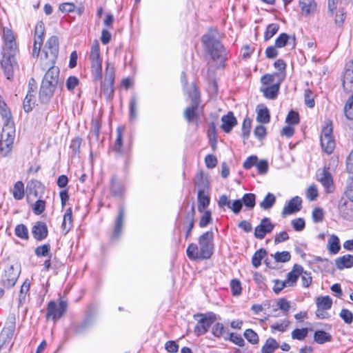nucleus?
Wrapping results in <instances>:
<instances>
[{"mask_svg": "<svg viewBox=\"0 0 353 353\" xmlns=\"http://www.w3.org/2000/svg\"><path fill=\"white\" fill-rule=\"evenodd\" d=\"M338 161L336 159L332 158L327 165L323 169H319L316 172V179L321 183L327 193L333 192L334 185L330 170H334L337 166Z\"/></svg>", "mask_w": 353, "mask_h": 353, "instance_id": "7ed1b4c3", "label": "nucleus"}, {"mask_svg": "<svg viewBox=\"0 0 353 353\" xmlns=\"http://www.w3.org/2000/svg\"><path fill=\"white\" fill-rule=\"evenodd\" d=\"M299 114L298 112L291 110L288 114L285 122L289 125H296L299 123Z\"/></svg>", "mask_w": 353, "mask_h": 353, "instance_id": "0e129e2a", "label": "nucleus"}, {"mask_svg": "<svg viewBox=\"0 0 353 353\" xmlns=\"http://www.w3.org/2000/svg\"><path fill=\"white\" fill-rule=\"evenodd\" d=\"M302 205V199L301 197L296 196L291 199L288 205H285L282 210L283 216L296 213L301 210Z\"/></svg>", "mask_w": 353, "mask_h": 353, "instance_id": "a211bd4d", "label": "nucleus"}, {"mask_svg": "<svg viewBox=\"0 0 353 353\" xmlns=\"http://www.w3.org/2000/svg\"><path fill=\"white\" fill-rule=\"evenodd\" d=\"M343 87L347 92H352L353 90V59L345 64L343 75Z\"/></svg>", "mask_w": 353, "mask_h": 353, "instance_id": "ddd939ff", "label": "nucleus"}, {"mask_svg": "<svg viewBox=\"0 0 353 353\" xmlns=\"http://www.w3.org/2000/svg\"><path fill=\"white\" fill-rule=\"evenodd\" d=\"M193 318L197 321L194 332L196 336H199L208 331L211 325L216 321V315L212 312H208L196 313L193 315Z\"/></svg>", "mask_w": 353, "mask_h": 353, "instance_id": "20e7f679", "label": "nucleus"}, {"mask_svg": "<svg viewBox=\"0 0 353 353\" xmlns=\"http://www.w3.org/2000/svg\"><path fill=\"white\" fill-rule=\"evenodd\" d=\"M279 347V344L276 339L268 338L261 348V353H273Z\"/></svg>", "mask_w": 353, "mask_h": 353, "instance_id": "e433bc0d", "label": "nucleus"}, {"mask_svg": "<svg viewBox=\"0 0 353 353\" xmlns=\"http://www.w3.org/2000/svg\"><path fill=\"white\" fill-rule=\"evenodd\" d=\"M270 115L269 110L265 107L257 111L256 120L260 123H268L270 122Z\"/></svg>", "mask_w": 353, "mask_h": 353, "instance_id": "3c124183", "label": "nucleus"}, {"mask_svg": "<svg viewBox=\"0 0 353 353\" xmlns=\"http://www.w3.org/2000/svg\"><path fill=\"white\" fill-rule=\"evenodd\" d=\"M67 308V301L60 299L58 305L55 301H51L48 303L46 317L57 321L65 313Z\"/></svg>", "mask_w": 353, "mask_h": 353, "instance_id": "6e6552de", "label": "nucleus"}, {"mask_svg": "<svg viewBox=\"0 0 353 353\" xmlns=\"http://www.w3.org/2000/svg\"><path fill=\"white\" fill-rule=\"evenodd\" d=\"M14 323H12V325L8 327L3 328L0 334V349L6 343L7 341H10L14 334Z\"/></svg>", "mask_w": 353, "mask_h": 353, "instance_id": "7c9ffc66", "label": "nucleus"}, {"mask_svg": "<svg viewBox=\"0 0 353 353\" xmlns=\"http://www.w3.org/2000/svg\"><path fill=\"white\" fill-rule=\"evenodd\" d=\"M345 12L343 8H339L335 14L334 22L335 24L341 28L343 26L344 21L345 19Z\"/></svg>", "mask_w": 353, "mask_h": 353, "instance_id": "e2e57ef3", "label": "nucleus"}, {"mask_svg": "<svg viewBox=\"0 0 353 353\" xmlns=\"http://www.w3.org/2000/svg\"><path fill=\"white\" fill-rule=\"evenodd\" d=\"M267 255V251L261 248L257 250L252 258V263L254 267L258 268L261 264V260Z\"/></svg>", "mask_w": 353, "mask_h": 353, "instance_id": "8fccbe9b", "label": "nucleus"}, {"mask_svg": "<svg viewBox=\"0 0 353 353\" xmlns=\"http://www.w3.org/2000/svg\"><path fill=\"white\" fill-rule=\"evenodd\" d=\"M12 195L14 199L21 200L24 196V184L22 181H17L12 190Z\"/></svg>", "mask_w": 353, "mask_h": 353, "instance_id": "79ce46f5", "label": "nucleus"}, {"mask_svg": "<svg viewBox=\"0 0 353 353\" xmlns=\"http://www.w3.org/2000/svg\"><path fill=\"white\" fill-rule=\"evenodd\" d=\"M46 209V201L41 199L37 200L34 204L32 210L37 215L42 214Z\"/></svg>", "mask_w": 353, "mask_h": 353, "instance_id": "774afa93", "label": "nucleus"}, {"mask_svg": "<svg viewBox=\"0 0 353 353\" xmlns=\"http://www.w3.org/2000/svg\"><path fill=\"white\" fill-rule=\"evenodd\" d=\"M335 265L340 270L344 268H350L353 266V256L346 254L341 257H338L335 260Z\"/></svg>", "mask_w": 353, "mask_h": 353, "instance_id": "cd10ccee", "label": "nucleus"}, {"mask_svg": "<svg viewBox=\"0 0 353 353\" xmlns=\"http://www.w3.org/2000/svg\"><path fill=\"white\" fill-rule=\"evenodd\" d=\"M226 328L224 327L223 324L221 323H216L212 328V334L216 338H221L224 336H227Z\"/></svg>", "mask_w": 353, "mask_h": 353, "instance_id": "37998d69", "label": "nucleus"}, {"mask_svg": "<svg viewBox=\"0 0 353 353\" xmlns=\"http://www.w3.org/2000/svg\"><path fill=\"white\" fill-rule=\"evenodd\" d=\"M17 52L18 48L16 41L4 43L0 63L4 74L9 80L13 79L14 71L18 68L17 61L15 58Z\"/></svg>", "mask_w": 353, "mask_h": 353, "instance_id": "f03ea898", "label": "nucleus"}, {"mask_svg": "<svg viewBox=\"0 0 353 353\" xmlns=\"http://www.w3.org/2000/svg\"><path fill=\"white\" fill-rule=\"evenodd\" d=\"M59 81V68L58 67L54 66V65H51L50 68L46 72L42 82L46 83L47 84L52 83L54 86L57 87Z\"/></svg>", "mask_w": 353, "mask_h": 353, "instance_id": "6ab92c4d", "label": "nucleus"}, {"mask_svg": "<svg viewBox=\"0 0 353 353\" xmlns=\"http://www.w3.org/2000/svg\"><path fill=\"white\" fill-rule=\"evenodd\" d=\"M230 288L234 296H239L241 294L242 288L239 280L236 279H232L230 282Z\"/></svg>", "mask_w": 353, "mask_h": 353, "instance_id": "338daca9", "label": "nucleus"}, {"mask_svg": "<svg viewBox=\"0 0 353 353\" xmlns=\"http://www.w3.org/2000/svg\"><path fill=\"white\" fill-rule=\"evenodd\" d=\"M327 249L332 254H336L339 252L341 245L339 239L337 236L333 234L329 238Z\"/></svg>", "mask_w": 353, "mask_h": 353, "instance_id": "2f4dec72", "label": "nucleus"}, {"mask_svg": "<svg viewBox=\"0 0 353 353\" xmlns=\"http://www.w3.org/2000/svg\"><path fill=\"white\" fill-rule=\"evenodd\" d=\"M194 85L193 93L190 95L191 97V105L187 107L184 110V117L188 121L191 122L198 118L197 110L200 103V95Z\"/></svg>", "mask_w": 353, "mask_h": 353, "instance_id": "f8f14e48", "label": "nucleus"}, {"mask_svg": "<svg viewBox=\"0 0 353 353\" xmlns=\"http://www.w3.org/2000/svg\"><path fill=\"white\" fill-rule=\"evenodd\" d=\"M194 183L198 191H209L210 182L207 176L202 170L199 171L195 176Z\"/></svg>", "mask_w": 353, "mask_h": 353, "instance_id": "aec40b11", "label": "nucleus"}, {"mask_svg": "<svg viewBox=\"0 0 353 353\" xmlns=\"http://www.w3.org/2000/svg\"><path fill=\"white\" fill-rule=\"evenodd\" d=\"M303 272V268L301 265L295 264L292 270L287 274V279L285 281L288 285L294 286Z\"/></svg>", "mask_w": 353, "mask_h": 353, "instance_id": "412c9836", "label": "nucleus"}, {"mask_svg": "<svg viewBox=\"0 0 353 353\" xmlns=\"http://www.w3.org/2000/svg\"><path fill=\"white\" fill-rule=\"evenodd\" d=\"M45 57L49 60L50 65H54L59 54V39L57 36L48 39L43 48Z\"/></svg>", "mask_w": 353, "mask_h": 353, "instance_id": "9d476101", "label": "nucleus"}, {"mask_svg": "<svg viewBox=\"0 0 353 353\" xmlns=\"http://www.w3.org/2000/svg\"><path fill=\"white\" fill-rule=\"evenodd\" d=\"M125 216V211L123 207H120L119 209V214L115 220L114 228L113 231V237L119 238L121 234L122 228L123 226Z\"/></svg>", "mask_w": 353, "mask_h": 353, "instance_id": "5701e85b", "label": "nucleus"}, {"mask_svg": "<svg viewBox=\"0 0 353 353\" xmlns=\"http://www.w3.org/2000/svg\"><path fill=\"white\" fill-rule=\"evenodd\" d=\"M321 145L323 151L327 154H332L335 148L334 137L321 138Z\"/></svg>", "mask_w": 353, "mask_h": 353, "instance_id": "f704fd0d", "label": "nucleus"}, {"mask_svg": "<svg viewBox=\"0 0 353 353\" xmlns=\"http://www.w3.org/2000/svg\"><path fill=\"white\" fill-rule=\"evenodd\" d=\"M194 216H195L194 205H192L190 214H189L188 216V219L190 220V223L187 228V230H186V233H185V239H188L191 235L192 230L194 225Z\"/></svg>", "mask_w": 353, "mask_h": 353, "instance_id": "052dcab7", "label": "nucleus"}, {"mask_svg": "<svg viewBox=\"0 0 353 353\" xmlns=\"http://www.w3.org/2000/svg\"><path fill=\"white\" fill-rule=\"evenodd\" d=\"M308 329L305 327L302 329H295L292 332V338L299 341L303 340L307 335Z\"/></svg>", "mask_w": 353, "mask_h": 353, "instance_id": "680f3d73", "label": "nucleus"}, {"mask_svg": "<svg viewBox=\"0 0 353 353\" xmlns=\"http://www.w3.org/2000/svg\"><path fill=\"white\" fill-rule=\"evenodd\" d=\"M32 234L34 239L41 241L46 239L48 235V228L46 223L37 221L32 228Z\"/></svg>", "mask_w": 353, "mask_h": 353, "instance_id": "f3484780", "label": "nucleus"}, {"mask_svg": "<svg viewBox=\"0 0 353 353\" xmlns=\"http://www.w3.org/2000/svg\"><path fill=\"white\" fill-rule=\"evenodd\" d=\"M91 326L90 319H84L80 322L74 323L71 325V329L76 334H81L85 332Z\"/></svg>", "mask_w": 353, "mask_h": 353, "instance_id": "c85d7f7f", "label": "nucleus"}, {"mask_svg": "<svg viewBox=\"0 0 353 353\" xmlns=\"http://www.w3.org/2000/svg\"><path fill=\"white\" fill-rule=\"evenodd\" d=\"M241 201L246 208L253 209L256 205V196L253 193H246L243 196Z\"/></svg>", "mask_w": 353, "mask_h": 353, "instance_id": "603ef678", "label": "nucleus"}, {"mask_svg": "<svg viewBox=\"0 0 353 353\" xmlns=\"http://www.w3.org/2000/svg\"><path fill=\"white\" fill-rule=\"evenodd\" d=\"M14 139V131L12 129L7 131L3 128L0 139V154L2 157L8 156L12 151Z\"/></svg>", "mask_w": 353, "mask_h": 353, "instance_id": "9b49d317", "label": "nucleus"}, {"mask_svg": "<svg viewBox=\"0 0 353 353\" xmlns=\"http://www.w3.org/2000/svg\"><path fill=\"white\" fill-rule=\"evenodd\" d=\"M72 210L71 208H68L66 210L64 216L63 220L62 223V228L65 233L68 232L71 229L72 225Z\"/></svg>", "mask_w": 353, "mask_h": 353, "instance_id": "c03bdc74", "label": "nucleus"}, {"mask_svg": "<svg viewBox=\"0 0 353 353\" xmlns=\"http://www.w3.org/2000/svg\"><path fill=\"white\" fill-rule=\"evenodd\" d=\"M56 88L57 87L54 86L52 83L48 84V83L46 84V83L41 82L39 92V101L40 103L43 104L49 103L54 95Z\"/></svg>", "mask_w": 353, "mask_h": 353, "instance_id": "2eb2a0df", "label": "nucleus"}, {"mask_svg": "<svg viewBox=\"0 0 353 353\" xmlns=\"http://www.w3.org/2000/svg\"><path fill=\"white\" fill-rule=\"evenodd\" d=\"M276 202V197L272 193H268L264 199L260 203V207L263 210L271 208Z\"/></svg>", "mask_w": 353, "mask_h": 353, "instance_id": "de8ad7c7", "label": "nucleus"}, {"mask_svg": "<svg viewBox=\"0 0 353 353\" xmlns=\"http://www.w3.org/2000/svg\"><path fill=\"white\" fill-rule=\"evenodd\" d=\"M26 189L30 194L37 197L39 196V194L43 193L44 186L39 181L32 179L28 182Z\"/></svg>", "mask_w": 353, "mask_h": 353, "instance_id": "b1692460", "label": "nucleus"}, {"mask_svg": "<svg viewBox=\"0 0 353 353\" xmlns=\"http://www.w3.org/2000/svg\"><path fill=\"white\" fill-rule=\"evenodd\" d=\"M275 261L277 263H286L291 259V254L288 251L276 252L272 255Z\"/></svg>", "mask_w": 353, "mask_h": 353, "instance_id": "13d9d810", "label": "nucleus"}, {"mask_svg": "<svg viewBox=\"0 0 353 353\" xmlns=\"http://www.w3.org/2000/svg\"><path fill=\"white\" fill-rule=\"evenodd\" d=\"M252 121L250 118H245L242 124V137L248 139L250 132Z\"/></svg>", "mask_w": 353, "mask_h": 353, "instance_id": "69168bd1", "label": "nucleus"}, {"mask_svg": "<svg viewBox=\"0 0 353 353\" xmlns=\"http://www.w3.org/2000/svg\"><path fill=\"white\" fill-rule=\"evenodd\" d=\"M314 339L317 343L323 344L327 342H330L332 340V336L325 331L320 330L314 332Z\"/></svg>", "mask_w": 353, "mask_h": 353, "instance_id": "473e14b6", "label": "nucleus"}, {"mask_svg": "<svg viewBox=\"0 0 353 353\" xmlns=\"http://www.w3.org/2000/svg\"><path fill=\"white\" fill-rule=\"evenodd\" d=\"M352 92L344 107L345 115L350 120L353 119V90Z\"/></svg>", "mask_w": 353, "mask_h": 353, "instance_id": "6e6d98bb", "label": "nucleus"}, {"mask_svg": "<svg viewBox=\"0 0 353 353\" xmlns=\"http://www.w3.org/2000/svg\"><path fill=\"white\" fill-rule=\"evenodd\" d=\"M123 137L121 130L119 128L117 130V139L113 147V151L116 152L119 156H121L123 154Z\"/></svg>", "mask_w": 353, "mask_h": 353, "instance_id": "a18cd8bd", "label": "nucleus"}, {"mask_svg": "<svg viewBox=\"0 0 353 353\" xmlns=\"http://www.w3.org/2000/svg\"><path fill=\"white\" fill-rule=\"evenodd\" d=\"M188 257L192 261L201 260V252L196 243H190L186 250Z\"/></svg>", "mask_w": 353, "mask_h": 353, "instance_id": "c9c22d12", "label": "nucleus"}, {"mask_svg": "<svg viewBox=\"0 0 353 353\" xmlns=\"http://www.w3.org/2000/svg\"><path fill=\"white\" fill-rule=\"evenodd\" d=\"M339 209L344 219L347 220L353 219V202L345 201L343 203H341Z\"/></svg>", "mask_w": 353, "mask_h": 353, "instance_id": "bb28decb", "label": "nucleus"}, {"mask_svg": "<svg viewBox=\"0 0 353 353\" xmlns=\"http://www.w3.org/2000/svg\"><path fill=\"white\" fill-rule=\"evenodd\" d=\"M14 233L17 236L21 239L28 240L29 239L28 228L23 223L18 224L15 227Z\"/></svg>", "mask_w": 353, "mask_h": 353, "instance_id": "5fc2aeb1", "label": "nucleus"}, {"mask_svg": "<svg viewBox=\"0 0 353 353\" xmlns=\"http://www.w3.org/2000/svg\"><path fill=\"white\" fill-rule=\"evenodd\" d=\"M299 3L301 12L305 16H308L316 10V3L314 0H299Z\"/></svg>", "mask_w": 353, "mask_h": 353, "instance_id": "393cba45", "label": "nucleus"}, {"mask_svg": "<svg viewBox=\"0 0 353 353\" xmlns=\"http://www.w3.org/2000/svg\"><path fill=\"white\" fill-rule=\"evenodd\" d=\"M20 272L21 270L18 265H11L6 267L1 281L3 286L6 288L13 287L19 276Z\"/></svg>", "mask_w": 353, "mask_h": 353, "instance_id": "1a4fd4ad", "label": "nucleus"}, {"mask_svg": "<svg viewBox=\"0 0 353 353\" xmlns=\"http://www.w3.org/2000/svg\"><path fill=\"white\" fill-rule=\"evenodd\" d=\"M274 228V225L271 222L270 219L265 217L261 219L260 224L254 229V236L258 239L265 238L266 234L270 233Z\"/></svg>", "mask_w": 353, "mask_h": 353, "instance_id": "4468645a", "label": "nucleus"}, {"mask_svg": "<svg viewBox=\"0 0 353 353\" xmlns=\"http://www.w3.org/2000/svg\"><path fill=\"white\" fill-rule=\"evenodd\" d=\"M279 26L277 23H271L267 26L264 34V39L268 41L279 30Z\"/></svg>", "mask_w": 353, "mask_h": 353, "instance_id": "bf43d9fd", "label": "nucleus"}, {"mask_svg": "<svg viewBox=\"0 0 353 353\" xmlns=\"http://www.w3.org/2000/svg\"><path fill=\"white\" fill-rule=\"evenodd\" d=\"M244 337L248 341L253 345L259 343V339L257 333L252 329H247L243 334Z\"/></svg>", "mask_w": 353, "mask_h": 353, "instance_id": "4d7b16f0", "label": "nucleus"}, {"mask_svg": "<svg viewBox=\"0 0 353 353\" xmlns=\"http://www.w3.org/2000/svg\"><path fill=\"white\" fill-rule=\"evenodd\" d=\"M115 78L114 67L113 64L107 62L104 82L101 84V92L106 100H111L114 97V82Z\"/></svg>", "mask_w": 353, "mask_h": 353, "instance_id": "423d86ee", "label": "nucleus"}, {"mask_svg": "<svg viewBox=\"0 0 353 353\" xmlns=\"http://www.w3.org/2000/svg\"><path fill=\"white\" fill-rule=\"evenodd\" d=\"M0 114L3 119L6 127L8 128L12 122L11 112L6 103H0Z\"/></svg>", "mask_w": 353, "mask_h": 353, "instance_id": "72a5a7b5", "label": "nucleus"}, {"mask_svg": "<svg viewBox=\"0 0 353 353\" xmlns=\"http://www.w3.org/2000/svg\"><path fill=\"white\" fill-rule=\"evenodd\" d=\"M208 192L209 191H198V210L201 212L210 205V198Z\"/></svg>", "mask_w": 353, "mask_h": 353, "instance_id": "c756f323", "label": "nucleus"}, {"mask_svg": "<svg viewBox=\"0 0 353 353\" xmlns=\"http://www.w3.org/2000/svg\"><path fill=\"white\" fill-rule=\"evenodd\" d=\"M199 245L201 260L210 259L214 250L213 233L212 231H207L199 236Z\"/></svg>", "mask_w": 353, "mask_h": 353, "instance_id": "0eeeda50", "label": "nucleus"}, {"mask_svg": "<svg viewBox=\"0 0 353 353\" xmlns=\"http://www.w3.org/2000/svg\"><path fill=\"white\" fill-rule=\"evenodd\" d=\"M50 245L46 243L41 245L37 246L34 250V254L37 257L50 256Z\"/></svg>", "mask_w": 353, "mask_h": 353, "instance_id": "09e8293b", "label": "nucleus"}, {"mask_svg": "<svg viewBox=\"0 0 353 353\" xmlns=\"http://www.w3.org/2000/svg\"><path fill=\"white\" fill-rule=\"evenodd\" d=\"M221 121V128L226 133L231 132L233 127L237 123L236 119L232 112H229L226 115L223 116Z\"/></svg>", "mask_w": 353, "mask_h": 353, "instance_id": "4be33fe9", "label": "nucleus"}, {"mask_svg": "<svg viewBox=\"0 0 353 353\" xmlns=\"http://www.w3.org/2000/svg\"><path fill=\"white\" fill-rule=\"evenodd\" d=\"M218 205L219 208L227 206L228 208L231 209L234 214H239L243 208V202L241 199H236L231 203L228 196L223 194L219 197Z\"/></svg>", "mask_w": 353, "mask_h": 353, "instance_id": "dca6fc26", "label": "nucleus"}, {"mask_svg": "<svg viewBox=\"0 0 353 353\" xmlns=\"http://www.w3.org/2000/svg\"><path fill=\"white\" fill-rule=\"evenodd\" d=\"M225 341L229 340L239 347H243L245 344L244 339L239 334L234 333H227V336H224Z\"/></svg>", "mask_w": 353, "mask_h": 353, "instance_id": "864d4df0", "label": "nucleus"}, {"mask_svg": "<svg viewBox=\"0 0 353 353\" xmlns=\"http://www.w3.org/2000/svg\"><path fill=\"white\" fill-rule=\"evenodd\" d=\"M34 104V94L31 93L30 90H28L23 103V106L25 112H29L32 111Z\"/></svg>", "mask_w": 353, "mask_h": 353, "instance_id": "a19ab883", "label": "nucleus"}, {"mask_svg": "<svg viewBox=\"0 0 353 353\" xmlns=\"http://www.w3.org/2000/svg\"><path fill=\"white\" fill-rule=\"evenodd\" d=\"M90 59L94 81H101L102 78V59L100 57L99 44L97 40L92 45Z\"/></svg>", "mask_w": 353, "mask_h": 353, "instance_id": "39448f33", "label": "nucleus"}, {"mask_svg": "<svg viewBox=\"0 0 353 353\" xmlns=\"http://www.w3.org/2000/svg\"><path fill=\"white\" fill-rule=\"evenodd\" d=\"M280 88V81L273 83L265 88H261V92H263V96L269 99H274L276 98Z\"/></svg>", "mask_w": 353, "mask_h": 353, "instance_id": "a878e982", "label": "nucleus"}, {"mask_svg": "<svg viewBox=\"0 0 353 353\" xmlns=\"http://www.w3.org/2000/svg\"><path fill=\"white\" fill-rule=\"evenodd\" d=\"M332 300L329 296H320L316 299V305L319 310H327L331 308Z\"/></svg>", "mask_w": 353, "mask_h": 353, "instance_id": "4c0bfd02", "label": "nucleus"}, {"mask_svg": "<svg viewBox=\"0 0 353 353\" xmlns=\"http://www.w3.org/2000/svg\"><path fill=\"white\" fill-rule=\"evenodd\" d=\"M292 39L293 40V45H295V36L290 37L286 33H281L275 41V47L281 48L285 47L288 41Z\"/></svg>", "mask_w": 353, "mask_h": 353, "instance_id": "ea45409f", "label": "nucleus"}, {"mask_svg": "<svg viewBox=\"0 0 353 353\" xmlns=\"http://www.w3.org/2000/svg\"><path fill=\"white\" fill-rule=\"evenodd\" d=\"M137 117V99L135 95H132L129 103V119L132 121Z\"/></svg>", "mask_w": 353, "mask_h": 353, "instance_id": "58836bf2", "label": "nucleus"}, {"mask_svg": "<svg viewBox=\"0 0 353 353\" xmlns=\"http://www.w3.org/2000/svg\"><path fill=\"white\" fill-rule=\"evenodd\" d=\"M45 34V26L43 21H39L34 29V39H36V43H43V36Z\"/></svg>", "mask_w": 353, "mask_h": 353, "instance_id": "49530a36", "label": "nucleus"}, {"mask_svg": "<svg viewBox=\"0 0 353 353\" xmlns=\"http://www.w3.org/2000/svg\"><path fill=\"white\" fill-rule=\"evenodd\" d=\"M201 41L213 60L223 62L227 59L226 49L219 41V34L216 29H210L202 37Z\"/></svg>", "mask_w": 353, "mask_h": 353, "instance_id": "f257e3e1", "label": "nucleus"}]
</instances>
